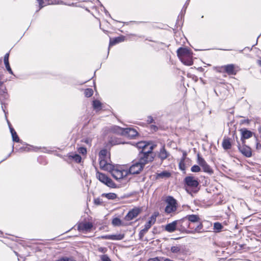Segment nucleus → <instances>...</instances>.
Returning <instances> with one entry per match:
<instances>
[{"mask_svg":"<svg viewBox=\"0 0 261 261\" xmlns=\"http://www.w3.org/2000/svg\"><path fill=\"white\" fill-rule=\"evenodd\" d=\"M156 145L150 146L149 149L147 150L141 151L139 154V161L143 166H145L147 163L152 162L154 159L152 150Z\"/></svg>","mask_w":261,"mask_h":261,"instance_id":"nucleus-1","label":"nucleus"},{"mask_svg":"<svg viewBox=\"0 0 261 261\" xmlns=\"http://www.w3.org/2000/svg\"><path fill=\"white\" fill-rule=\"evenodd\" d=\"M106 171L110 172L112 176L116 180L121 179L128 174L127 170L123 169L121 167L115 168L112 165H111L110 170H106Z\"/></svg>","mask_w":261,"mask_h":261,"instance_id":"nucleus-2","label":"nucleus"},{"mask_svg":"<svg viewBox=\"0 0 261 261\" xmlns=\"http://www.w3.org/2000/svg\"><path fill=\"white\" fill-rule=\"evenodd\" d=\"M176 223L178 231L186 233H193V231H190L188 229L189 228H190V223L186 218L176 220Z\"/></svg>","mask_w":261,"mask_h":261,"instance_id":"nucleus-3","label":"nucleus"},{"mask_svg":"<svg viewBox=\"0 0 261 261\" xmlns=\"http://www.w3.org/2000/svg\"><path fill=\"white\" fill-rule=\"evenodd\" d=\"M238 67L233 64H227L218 67V71L222 73H226L229 75H234L238 71Z\"/></svg>","mask_w":261,"mask_h":261,"instance_id":"nucleus-4","label":"nucleus"},{"mask_svg":"<svg viewBox=\"0 0 261 261\" xmlns=\"http://www.w3.org/2000/svg\"><path fill=\"white\" fill-rule=\"evenodd\" d=\"M96 177L100 182L110 188H115L117 187L116 184L112 179L103 173L97 172L96 173Z\"/></svg>","mask_w":261,"mask_h":261,"instance_id":"nucleus-5","label":"nucleus"},{"mask_svg":"<svg viewBox=\"0 0 261 261\" xmlns=\"http://www.w3.org/2000/svg\"><path fill=\"white\" fill-rule=\"evenodd\" d=\"M165 201L167 203L165 209L166 213L170 214L176 211L177 202L175 199L171 196H168Z\"/></svg>","mask_w":261,"mask_h":261,"instance_id":"nucleus-6","label":"nucleus"},{"mask_svg":"<svg viewBox=\"0 0 261 261\" xmlns=\"http://www.w3.org/2000/svg\"><path fill=\"white\" fill-rule=\"evenodd\" d=\"M184 180L188 188L192 189V192L196 193L198 191L199 182L194 177L191 176H187Z\"/></svg>","mask_w":261,"mask_h":261,"instance_id":"nucleus-7","label":"nucleus"},{"mask_svg":"<svg viewBox=\"0 0 261 261\" xmlns=\"http://www.w3.org/2000/svg\"><path fill=\"white\" fill-rule=\"evenodd\" d=\"M197 163L202 168V171L210 175L214 173L213 170L209 165L206 162L204 159L202 158L198 153L197 154Z\"/></svg>","mask_w":261,"mask_h":261,"instance_id":"nucleus-8","label":"nucleus"},{"mask_svg":"<svg viewBox=\"0 0 261 261\" xmlns=\"http://www.w3.org/2000/svg\"><path fill=\"white\" fill-rule=\"evenodd\" d=\"M144 167L139 161L134 162L129 167L128 173L132 174H139L143 170Z\"/></svg>","mask_w":261,"mask_h":261,"instance_id":"nucleus-9","label":"nucleus"},{"mask_svg":"<svg viewBox=\"0 0 261 261\" xmlns=\"http://www.w3.org/2000/svg\"><path fill=\"white\" fill-rule=\"evenodd\" d=\"M100 168L103 170H110L112 164L109 163L110 161V156H99Z\"/></svg>","mask_w":261,"mask_h":261,"instance_id":"nucleus-10","label":"nucleus"},{"mask_svg":"<svg viewBox=\"0 0 261 261\" xmlns=\"http://www.w3.org/2000/svg\"><path fill=\"white\" fill-rule=\"evenodd\" d=\"M93 226V225L91 222L81 223L78 225V230L80 231L86 232L89 231Z\"/></svg>","mask_w":261,"mask_h":261,"instance_id":"nucleus-11","label":"nucleus"},{"mask_svg":"<svg viewBox=\"0 0 261 261\" xmlns=\"http://www.w3.org/2000/svg\"><path fill=\"white\" fill-rule=\"evenodd\" d=\"M140 213V210L138 208H133L129 211L127 214L125 216L124 219L126 221H130L136 218Z\"/></svg>","mask_w":261,"mask_h":261,"instance_id":"nucleus-12","label":"nucleus"},{"mask_svg":"<svg viewBox=\"0 0 261 261\" xmlns=\"http://www.w3.org/2000/svg\"><path fill=\"white\" fill-rule=\"evenodd\" d=\"M239 151L246 157L250 158L252 156L251 149L248 146L243 145L241 146L240 144L238 145Z\"/></svg>","mask_w":261,"mask_h":261,"instance_id":"nucleus-13","label":"nucleus"},{"mask_svg":"<svg viewBox=\"0 0 261 261\" xmlns=\"http://www.w3.org/2000/svg\"><path fill=\"white\" fill-rule=\"evenodd\" d=\"M138 135V133L135 129L130 127L124 128V136L130 139H134Z\"/></svg>","mask_w":261,"mask_h":261,"instance_id":"nucleus-14","label":"nucleus"},{"mask_svg":"<svg viewBox=\"0 0 261 261\" xmlns=\"http://www.w3.org/2000/svg\"><path fill=\"white\" fill-rule=\"evenodd\" d=\"M177 55L179 59L185 58L187 56H191V50L187 48L180 47L177 51Z\"/></svg>","mask_w":261,"mask_h":261,"instance_id":"nucleus-15","label":"nucleus"},{"mask_svg":"<svg viewBox=\"0 0 261 261\" xmlns=\"http://www.w3.org/2000/svg\"><path fill=\"white\" fill-rule=\"evenodd\" d=\"M157 216L158 214H154L149 218V219L144 225V231H147L151 226L155 223Z\"/></svg>","mask_w":261,"mask_h":261,"instance_id":"nucleus-16","label":"nucleus"},{"mask_svg":"<svg viewBox=\"0 0 261 261\" xmlns=\"http://www.w3.org/2000/svg\"><path fill=\"white\" fill-rule=\"evenodd\" d=\"M165 230L169 233H172L175 230H177L176 220L167 224L165 227Z\"/></svg>","mask_w":261,"mask_h":261,"instance_id":"nucleus-17","label":"nucleus"},{"mask_svg":"<svg viewBox=\"0 0 261 261\" xmlns=\"http://www.w3.org/2000/svg\"><path fill=\"white\" fill-rule=\"evenodd\" d=\"M124 237V234H118L112 235H105L101 236V238L103 239L111 240H121Z\"/></svg>","mask_w":261,"mask_h":261,"instance_id":"nucleus-18","label":"nucleus"},{"mask_svg":"<svg viewBox=\"0 0 261 261\" xmlns=\"http://www.w3.org/2000/svg\"><path fill=\"white\" fill-rule=\"evenodd\" d=\"M169 155L170 153L165 149V146H163L160 150L159 158L162 161H163L166 159Z\"/></svg>","mask_w":261,"mask_h":261,"instance_id":"nucleus-19","label":"nucleus"},{"mask_svg":"<svg viewBox=\"0 0 261 261\" xmlns=\"http://www.w3.org/2000/svg\"><path fill=\"white\" fill-rule=\"evenodd\" d=\"M240 131L241 132L242 134L241 140L242 141L243 143H244V139H249L252 136V133L246 128L241 129Z\"/></svg>","mask_w":261,"mask_h":261,"instance_id":"nucleus-20","label":"nucleus"},{"mask_svg":"<svg viewBox=\"0 0 261 261\" xmlns=\"http://www.w3.org/2000/svg\"><path fill=\"white\" fill-rule=\"evenodd\" d=\"M111 131L114 133L123 136L124 128H122L120 126L114 125L111 127Z\"/></svg>","mask_w":261,"mask_h":261,"instance_id":"nucleus-21","label":"nucleus"},{"mask_svg":"<svg viewBox=\"0 0 261 261\" xmlns=\"http://www.w3.org/2000/svg\"><path fill=\"white\" fill-rule=\"evenodd\" d=\"M192 53L191 54V56H187L185 58L180 59V61L185 65L190 66L193 64L192 61Z\"/></svg>","mask_w":261,"mask_h":261,"instance_id":"nucleus-22","label":"nucleus"},{"mask_svg":"<svg viewBox=\"0 0 261 261\" xmlns=\"http://www.w3.org/2000/svg\"><path fill=\"white\" fill-rule=\"evenodd\" d=\"M153 145L149 142H140L137 144V146L139 148H142V151L147 150L149 149L150 146Z\"/></svg>","mask_w":261,"mask_h":261,"instance_id":"nucleus-23","label":"nucleus"},{"mask_svg":"<svg viewBox=\"0 0 261 261\" xmlns=\"http://www.w3.org/2000/svg\"><path fill=\"white\" fill-rule=\"evenodd\" d=\"M222 145L223 149L225 150L230 149L231 147L230 139L229 138H224L222 141Z\"/></svg>","mask_w":261,"mask_h":261,"instance_id":"nucleus-24","label":"nucleus"},{"mask_svg":"<svg viewBox=\"0 0 261 261\" xmlns=\"http://www.w3.org/2000/svg\"><path fill=\"white\" fill-rule=\"evenodd\" d=\"M124 40V37L123 36H119V37L115 38L113 39H110L109 46H110L114 45L116 44L117 43H118L123 41Z\"/></svg>","mask_w":261,"mask_h":261,"instance_id":"nucleus-25","label":"nucleus"},{"mask_svg":"<svg viewBox=\"0 0 261 261\" xmlns=\"http://www.w3.org/2000/svg\"><path fill=\"white\" fill-rule=\"evenodd\" d=\"M8 122V124L9 126L10 132L12 135V139L13 141H15L16 142H19L20 140L19 139V137H18L16 132L15 131V130L11 127V124L9 122Z\"/></svg>","mask_w":261,"mask_h":261,"instance_id":"nucleus-26","label":"nucleus"},{"mask_svg":"<svg viewBox=\"0 0 261 261\" xmlns=\"http://www.w3.org/2000/svg\"><path fill=\"white\" fill-rule=\"evenodd\" d=\"M185 218L187 219L189 221L190 223L191 222H196L199 221L200 219L198 216L196 215H190L187 216Z\"/></svg>","mask_w":261,"mask_h":261,"instance_id":"nucleus-27","label":"nucleus"},{"mask_svg":"<svg viewBox=\"0 0 261 261\" xmlns=\"http://www.w3.org/2000/svg\"><path fill=\"white\" fill-rule=\"evenodd\" d=\"M101 196L106 197L110 200H114L117 198V195L114 193H103L101 194Z\"/></svg>","mask_w":261,"mask_h":261,"instance_id":"nucleus-28","label":"nucleus"},{"mask_svg":"<svg viewBox=\"0 0 261 261\" xmlns=\"http://www.w3.org/2000/svg\"><path fill=\"white\" fill-rule=\"evenodd\" d=\"M93 107L97 111L100 110L101 109V103L98 100H94L93 101Z\"/></svg>","mask_w":261,"mask_h":261,"instance_id":"nucleus-29","label":"nucleus"},{"mask_svg":"<svg viewBox=\"0 0 261 261\" xmlns=\"http://www.w3.org/2000/svg\"><path fill=\"white\" fill-rule=\"evenodd\" d=\"M112 223L115 226L123 225L121 220L118 218H115L112 220Z\"/></svg>","mask_w":261,"mask_h":261,"instance_id":"nucleus-30","label":"nucleus"},{"mask_svg":"<svg viewBox=\"0 0 261 261\" xmlns=\"http://www.w3.org/2000/svg\"><path fill=\"white\" fill-rule=\"evenodd\" d=\"M170 176V173L167 171H164L160 173H158L157 175V177L159 178L169 177Z\"/></svg>","mask_w":261,"mask_h":261,"instance_id":"nucleus-31","label":"nucleus"},{"mask_svg":"<svg viewBox=\"0 0 261 261\" xmlns=\"http://www.w3.org/2000/svg\"><path fill=\"white\" fill-rule=\"evenodd\" d=\"M70 157L72 158L76 163H80L82 160L81 156L77 154H75L72 155H70Z\"/></svg>","mask_w":261,"mask_h":261,"instance_id":"nucleus-32","label":"nucleus"},{"mask_svg":"<svg viewBox=\"0 0 261 261\" xmlns=\"http://www.w3.org/2000/svg\"><path fill=\"white\" fill-rule=\"evenodd\" d=\"M93 90L90 88L86 89L84 92V94H85V96L87 97H91L93 95Z\"/></svg>","mask_w":261,"mask_h":261,"instance_id":"nucleus-33","label":"nucleus"},{"mask_svg":"<svg viewBox=\"0 0 261 261\" xmlns=\"http://www.w3.org/2000/svg\"><path fill=\"white\" fill-rule=\"evenodd\" d=\"M222 227H223V226L220 223L215 222L214 223V229L215 230H216L217 231H218V232L220 231L222 229Z\"/></svg>","mask_w":261,"mask_h":261,"instance_id":"nucleus-34","label":"nucleus"},{"mask_svg":"<svg viewBox=\"0 0 261 261\" xmlns=\"http://www.w3.org/2000/svg\"><path fill=\"white\" fill-rule=\"evenodd\" d=\"M99 156H110V153L108 152L107 149H103L100 151L99 153Z\"/></svg>","mask_w":261,"mask_h":261,"instance_id":"nucleus-35","label":"nucleus"},{"mask_svg":"<svg viewBox=\"0 0 261 261\" xmlns=\"http://www.w3.org/2000/svg\"><path fill=\"white\" fill-rule=\"evenodd\" d=\"M191 170L193 172H198L201 171V168L198 165H194L191 167Z\"/></svg>","mask_w":261,"mask_h":261,"instance_id":"nucleus-36","label":"nucleus"},{"mask_svg":"<svg viewBox=\"0 0 261 261\" xmlns=\"http://www.w3.org/2000/svg\"><path fill=\"white\" fill-rule=\"evenodd\" d=\"M94 203L95 205H100L102 204L103 201L100 198H97L94 199Z\"/></svg>","mask_w":261,"mask_h":261,"instance_id":"nucleus-37","label":"nucleus"},{"mask_svg":"<svg viewBox=\"0 0 261 261\" xmlns=\"http://www.w3.org/2000/svg\"><path fill=\"white\" fill-rule=\"evenodd\" d=\"M56 261H75L72 257H62Z\"/></svg>","mask_w":261,"mask_h":261,"instance_id":"nucleus-38","label":"nucleus"},{"mask_svg":"<svg viewBox=\"0 0 261 261\" xmlns=\"http://www.w3.org/2000/svg\"><path fill=\"white\" fill-rule=\"evenodd\" d=\"M100 258L101 261H111L109 257L106 254L100 255Z\"/></svg>","mask_w":261,"mask_h":261,"instance_id":"nucleus-39","label":"nucleus"},{"mask_svg":"<svg viewBox=\"0 0 261 261\" xmlns=\"http://www.w3.org/2000/svg\"><path fill=\"white\" fill-rule=\"evenodd\" d=\"M171 251L173 253H178L180 251V248L177 246H172L171 248Z\"/></svg>","mask_w":261,"mask_h":261,"instance_id":"nucleus-40","label":"nucleus"},{"mask_svg":"<svg viewBox=\"0 0 261 261\" xmlns=\"http://www.w3.org/2000/svg\"><path fill=\"white\" fill-rule=\"evenodd\" d=\"M7 70L9 71L10 74H13V71L10 67L9 62L4 63Z\"/></svg>","mask_w":261,"mask_h":261,"instance_id":"nucleus-41","label":"nucleus"},{"mask_svg":"<svg viewBox=\"0 0 261 261\" xmlns=\"http://www.w3.org/2000/svg\"><path fill=\"white\" fill-rule=\"evenodd\" d=\"M97 250L99 252L105 253L107 251L108 249L106 247H99L97 248Z\"/></svg>","mask_w":261,"mask_h":261,"instance_id":"nucleus-42","label":"nucleus"},{"mask_svg":"<svg viewBox=\"0 0 261 261\" xmlns=\"http://www.w3.org/2000/svg\"><path fill=\"white\" fill-rule=\"evenodd\" d=\"M78 150H79V152L80 153H82V154H85L87 153L86 148L85 147H80L79 148Z\"/></svg>","mask_w":261,"mask_h":261,"instance_id":"nucleus-43","label":"nucleus"},{"mask_svg":"<svg viewBox=\"0 0 261 261\" xmlns=\"http://www.w3.org/2000/svg\"><path fill=\"white\" fill-rule=\"evenodd\" d=\"M147 121L148 123H154V120L151 116L148 117Z\"/></svg>","mask_w":261,"mask_h":261,"instance_id":"nucleus-44","label":"nucleus"},{"mask_svg":"<svg viewBox=\"0 0 261 261\" xmlns=\"http://www.w3.org/2000/svg\"><path fill=\"white\" fill-rule=\"evenodd\" d=\"M202 228V225L201 224H200L199 225H198L197 227L194 229V230H193V232H195V231H198L199 230H200V229H201Z\"/></svg>","mask_w":261,"mask_h":261,"instance_id":"nucleus-45","label":"nucleus"},{"mask_svg":"<svg viewBox=\"0 0 261 261\" xmlns=\"http://www.w3.org/2000/svg\"><path fill=\"white\" fill-rule=\"evenodd\" d=\"M39 3L40 9L44 7V2L43 0H37Z\"/></svg>","mask_w":261,"mask_h":261,"instance_id":"nucleus-46","label":"nucleus"},{"mask_svg":"<svg viewBox=\"0 0 261 261\" xmlns=\"http://www.w3.org/2000/svg\"><path fill=\"white\" fill-rule=\"evenodd\" d=\"M186 155H187L186 152H184V153H183V157H182V158L181 159V162L179 163V166H180V168H181V163H183L184 162Z\"/></svg>","mask_w":261,"mask_h":261,"instance_id":"nucleus-47","label":"nucleus"},{"mask_svg":"<svg viewBox=\"0 0 261 261\" xmlns=\"http://www.w3.org/2000/svg\"><path fill=\"white\" fill-rule=\"evenodd\" d=\"M9 54L8 53L6 54L4 56V63L9 62Z\"/></svg>","mask_w":261,"mask_h":261,"instance_id":"nucleus-48","label":"nucleus"},{"mask_svg":"<svg viewBox=\"0 0 261 261\" xmlns=\"http://www.w3.org/2000/svg\"><path fill=\"white\" fill-rule=\"evenodd\" d=\"M147 231H143V229H142L140 232H139V237L140 238H142L143 237V236H144L145 233Z\"/></svg>","mask_w":261,"mask_h":261,"instance_id":"nucleus-49","label":"nucleus"},{"mask_svg":"<svg viewBox=\"0 0 261 261\" xmlns=\"http://www.w3.org/2000/svg\"><path fill=\"white\" fill-rule=\"evenodd\" d=\"M147 261H160L159 258L158 257L149 258Z\"/></svg>","mask_w":261,"mask_h":261,"instance_id":"nucleus-50","label":"nucleus"},{"mask_svg":"<svg viewBox=\"0 0 261 261\" xmlns=\"http://www.w3.org/2000/svg\"><path fill=\"white\" fill-rule=\"evenodd\" d=\"M151 127V128L153 129L154 131H156L158 129V127L155 125H152Z\"/></svg>","mask_w":261,"mask_h":261,"instance_id":"nucleus-51","label":"nucleus"},{"mask_svg":"<svg viewBox=\"0 0 261 261\" xmlns=\"http://www.w3.org/2000/svg\"><path fill=\"white\" fill-rule=\"evenodd\" d=\"M249 121H249V120L247 119V120H243V121H242V123H246H246H248L249 122Z\"/></svg>","mask_w":261,"mask_h":261,"instance_id":"nucleus-52","label":"nucleus"},{"mask_svg":"<svg viewBox=\"0 0 261 261\" xmlns=\"http://www.w3.org/2000/svg\"><path fill=\"white\" fill-rule=\"evenodd\" d=\"M258 131L259 133L261 134V126L258 128Z\"/></svg>","mask_w":261,"mask_h":261,"instance_id":"nucleus-53","label":"nucleus"},{"mask_svg":"<svg viewBox=\"0 0 261 261\" xmlns=\"http://www.w3.org/2000/svg\"><path fill=\"white\" fill-rule=\"evenodd\" d=\"M164 261H173V260H172L168 258H166L164 259Z\"/></svg>","mask_w":261,"mask_h":261,"instance_id":"nucleus-54","label":"nucleus"},{"mask_svg":"<svg viewBox=\"0 0 261 261\" xmlns=\"http://www.w3.org/2000/svg\"><path fill=\"white\" fill-rule=\"evenodd\" d=\"M258 64L261 66V60H258L257 61Z\"/></svg>","mask_w":261,"mask_h":261,"instance_id":"nucleus-55","label":"nucleus"},{"mask_svg":"<svg viewBox=\"0 0 261 261\" xmlns=\"http://www.w3.org/2000/svg\"><path fill=\"white\" fill-rule=\"evenodd\" d=\"M2 109H3V111H4V112L6 113L5 111V110H4V107H3V105L2 106Z\"/></svg>","mask_w":261,"mask_h":261,"instance_id":"nucleus-56","label":"nucleus"},{"mask_svg":"<svg viewBox=\"0 0 261 261\" xmlns=\"http://www.w3.org/2000/svg\"><path fill=\"white\" fill-rule=\"evenodd\" d=\"M2 84H3V83L0 82V86H1L2 85Z\"/></svg>","mask_w":261,"mask_h":261,"instance_id":"nucleus-57","label":"nucleus"},{"mask_svg":"<svg viewBox=\"0 0 261 261\" xmlns=\"http://www.w3.org/2000/svg\"><path fill=\"white\" fill-rule=\"evenodd\" d=\"M189 190L188 189H187V192H189Z\"/></svg>","mask_w":261,"mask_h":261,"instance_id":"nucleus-58","label":"nucleus"}]
</instances>
